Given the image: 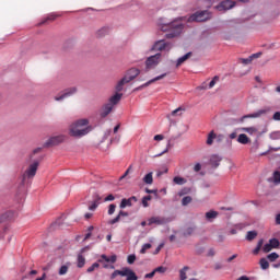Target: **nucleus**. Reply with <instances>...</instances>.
Segmentation results:
<instances>
[{
	"instance_id": "obj_29",
	"label": "nucleus",
	"mask_w": 280,
	"mask_h": 280,
	"mask_svg": "<svg viewBox=\"0 0 280 280\" xmlns=\"http://www.w3.org/2000/svg\"><path fill=\"white\" fill-rule=\"evenodd\" d=\"M126 207H132L131 199H126V198H124V199L120 201L119 208H120V209H126Z\"/></svg>"
},
{
	"instance_id": "obj_4",
	"label": "nucleus",
	"mask_w": 280,
	"mask_h": 280,
	"mask_svg": "<svg viewBox=\"0 0 280 280\" xmlns=\"http://www.w3.org/2000/svg\"><path fill=\"white\" fill-rule=\"evenodd\" d=\"M211 19V12L205 11H197L192 15L188 18V23H205V21H209Z\"/></svg>"
},
{
	"instance_id": "obj_37",
	"label": "nucleus",
	"mask_w": 280,
	"mask_h": 280,
	"mask_svg": "<svg viewBox=\"0 0 280 280\" xmlns=\"http://www.w3.org/2000/svg\"><path fill=\"white\" fill-rule=\"evenodd\" d=\"M180 113H183V107H178L175 110H173L171 115H167V119H170L171 117H176L177 115L180 116Z\"/></svg>"
},
{
	"instance_id": "obj_61",
	"label": "nucleus",
	"mask_w": 280,
	"mask_h": 280,
	"mask_svg": "<svg viewBox=\"0 0 280 280\" xmlns=\"http://www.w3.org/2000/svg\"><path fill=\"white\" fill-rule=\"evenodd\" d=\"M252 58V60H255V58H260L261 57V52H256L253 54L252 56H249Z\"/></svg>"
},
{
	"instance_id": "obj_9",
	"label": "nucleus",
	"mask_w": 280,
	"mask_h": 280,
	"mask_svg": "<svg viewBox=\"0 0 280 280\" xmlns=\"http://www.w3.org/2000/svg\"><path fill=\"white\" fill-rule=\"evenodd\" d=\"M139 73H141V70L137 69V68H130L126 74H125V79L128 81V82H132V80H135Z\"/></svg>"
},
{
	"instance_id": "obj_47",
	"label": "nucleus",
	"mask_w": 280,
	"mask_h": 280,
	"mask_svg": "<svg viewBox=\"0 0 280 280\" xmlns=\"http://www.w3.org/2000/svg\"><path fill=\"white\" fill-rule=\"evenodd\" d=\"M97 268H100V264L94 262L91 267L88 268L86 272H94L95 270H97Z\"/></svg>"
},
{
	"instance_id": "obj_30",
	"label": "nucleus",
	"mask_w": 280,
	"mask_h": 280,
	"mask_svg": "<svg viewBox=\"0 0 280 280\" xmlns=\"http://www.w3.org/2000/svg\"><path fill=\"white\" fill-rule=\"evenodd\" d=\"M259 264H260L261 270H268V268H270V262H268V259L266 258H261L259 260Z\"/></svg>"
},
{
	"instance_id": "obj_6",
	"label": "nucleus",
	"mask_w": 280,
	"mask_h": 280,
	"mask_svg": "<svg viewBox=\"0 0 280 280\" xmlns=\"http://www.w3.org/2000/svg\"><path fill=\"white\" fill-rule=\"evenodd\" d=\"M66 139L67 136L65 135L54 136L44 143V148H54V145H60V143H65Z\"/></svg>"
},
{
	"instance_id": "obj_51",
	"label": "nucleus",
	"mask_w": 280,
	"mask_h": 280,
	"mask_svg": "<svg viewBox=\"0 0 280 280\" xmlns=\"http://www.w3.org/2000/svg\"><path fill=\"white\" fill-rule=\"evenodd\" d=\"M242 65H250L253 62V57H248L246 59H241Z\"/></svg>"
},
{
	"instance_id": "obj_12",
	"label": "nucleus",
	"mask_w": 280,
	"mask_h": 280,
	"mask_svg": "<svg viewBox=\"0 0 280 280\" xmlns=\"http://www.w3.org/2000/svg\"><path fill=\"white\" fill-rule=\"evenodd\" d=\"M167 73H163L161 75L155 77L154 79H151L147 83L142 84L137 89V91H140V89H145V86H150V84H154V82H159V80H163V78H166Z\"/></svg>"
},
{
	"instance_id": "obj_10",
	"label": "nucleus",
	"mask_w": 280,
	"mask_h": 280,
	"mask_svg": "<svg viewBox=\"0 0 280 280\" xmlns=\"http://www.w3.org/2000/svg\"><path fill=\"white\" fill-rule=\"evenodd\" d=\"M75 93H78V89L70 88V89L65 90L63 94H61L60 96H56L55 100H56V102H60V101L65 100L66 97H71V95H75Z\"/></svg>"
},
{
	"instance_id": "obj_50",
	"label": "nucleus",
	"mask_w": 280,
	"mask_h": 280,
	"mask_svg": "<svg viewBox=\"0 0 280 280\" xmlns=\"http://www.w3.org/2000/svg\"><path fill=\"white\" fill-rule=\"evenodd\" d=\"M119 220H121V217L119 214H117L114 219L108 221V224H117V222H119Z\"/></svg>"
},
{
	"instance_id": "obj_2",
	"label": "nucleus",
	"mask_w": 280,
	"mask_h": 280,
	"mask_svg": "<svg viewBox=\"0 0 280 280\" xmlns=\"http://www.w3.org/2000/svg\"><path fill=\"white\" fill-rule=\"evenodd\" d=\"M162 32H167L166 38H176L183 34L184 25L180 21L174 20L173 22H163L160 24Z\"/></svg>"
},
{
	"instance_id": "obj_31",
	"label": "nucleus",
	"mask_w": 280,
	"mask_h": 280,
	"mask_svg": "<svg viewBox=\"0 0 280 280\" xmlns=\"http://www.w3.org/2000/svg\"><path fill=\"white\" fill-rule=\"evenodd\" d=\"M257 237V231H248L246 234L247 242H253Z\"/></svg>"
},
{
	"instance_id": "obj_36",
	"label": "nucleus",
	"mask_w": 280,
	"mask_h": 280,
	"mask_svg": "<svg viewBox=\"0 0 280 280\" xmlns=\"http://www.w3.org/2000/svg\"><path fill=\"white\" fill-rule=\"evenodd\" d=\"M69 266H71V264H67V265H62L59 269V275H67V272H69Z\"/></svg>"
},
{
	"instance_id": "obj_60",
	"label": "nucleus",
	"mask_w": 280,
	"mask_h": 280,
	"mask_svg": "<svg viewBox=\"0 0 280 280\" xmlns=\"http://www.w3.org/2000/svg\"><path fill=\"white\" fill-rule=\"evenodd\" d=\"M163 139H164L163 135L154 136V141H163Z\"/></svg>"
},
{
	"instance_id": "obj_32",
	"label": "nucleus",
	"mask_w": 280,
	"mask_h": 280,
	"mask_svg": "<svg viewBox=\"0 0 280 280\" xmlns=\"http://www.w3.org/2000/svg\"><path fill=\"white\" fill-rule=\"evenodd\" d=\"M261 114H264V110H261L259 113H255V114L245 115L242 117V121H244V119H255V118L259 117Z\"/></svg>"
},
{
	"instance_id": "obj_18",
	"label": "nucleus",
	"mask_w": 280,
	"mask_h": 280,
	"mask_svg": "<svg viewBox=\"0 0 280 280\" xmlns=\"http://www.w3.org/2000/svg\"><path fill=\"white\" fill-rule=\"evenodd\" d=\"M195 233H196V225H189L184 230L183 235L184 237H189Z\"/></svg>"
},
{
	"instance_id": "obj_38",
	"label": "nucleus",
	"mask_w": 280,
	"mask_h": 280,
	"mask_svg": "<svg viewBox=\"0 0 280 280\" xmlns=\"http://www.w3.org/2000/svg\"><path fill=\"white\" fill-rule=\"evenodd\" d=\"M194 200V198H191V196H186L182 199V205L183 207H187V205H190V202Z\"/></svg>"
},
{
	"instance_id": "obj_49",
	"label": "nucleus",
	"mask_w": 280,
	"mask_h": 280,
	"mask_svg": "<svg viewBox=\"0 0 280 280\" xmlns=\"http://www.w3.org/2000/svg\"><path fill=\"white\" fill-rule=\"evenodd\" d=\"M127 261L130 265L135 264V261H137V256L135 254L129 255L128 258H127Z\"/></svg>"
},
{
	"instance_id": "obj_17",
	"label": "nucleus",
	"mask_w": 280,
	"mask_h": 280,
	"mask_svg": "<svg viewBox=\"0 0 280 280\" xmlns=\"http://www.w3.org/2000/svg\"><path fill=\"white\" fill-rule=\"evenodd\" d=\"M121 97H124V94L121 93H116L115 95H113L110 98H109V102L108 104H112V106H116V104H119V102H121Z\"/></svg>"
},
{
	"instance_id": "obj_33",
	"label": "nucleus",
	"mask_w": 280,
	"mask_h": 280,
	"mask_svg": "<svg viewBox=\"0 0 280 280\" xmlns=\"http://www.w3.org/2000/svg\"><path fill=\"white\" fill-rule=\"evenodd\" d=\"M187 270H189L188 266H185L182 270H179V279L180 280L187 279Z\"/></svg>"
},
{
	"instance_id": "obj_57",
	"label": "nucleus",
	"mask_w": 280,
	"mask_h": 280,
	"mask_svg": "<svg viewBox=\"0 0 280 280\" xmlns=\"http://www.w3.org/2000/svg\"><path fill=\"white\" fill-rule=\"evenodd\" d=\"M105 34H108V27H103L98 31V36H104Z\"/></svg>"
},
{
	"instance_id": "obj_20",
	"label": "nucleus",
	"mask_w": 280,
	"mask_h": 280,
	"mask_svg": "<svg viewBox=\"0 0 280 280\" xmlns=\"http://www.w3.org/2000/svg\"><path fill=\"white\" fill-rule=\"evenodd\" d=\"M189 58H191V52H187L186 55H184L183 57L177 59L176 62V67H180V65H183L184 62H187V60H189Z\"/></svg>"
},
{
	"instance_id": "obj_56",
	"label": "nucleus",
	"mask_w": 280,
	"mask_h": 280,
	"mask_svg": "<svg viewBox=\"0 0 280 280\" xmlns=\"http://www.w3.org/2000/svg\"><path fill=\"white\" fill-rule=\"evenodd\" d=\"M166 270H167V268L161 266V267L155 268L153 271H155V273H156V272L163 273V272H165Z\"/></svg>"
},
{
	"instance_id": "obj_34",
	"label": "nucleus",
	"mask_w": 280,
	"mask_h": 280,
	"mask_svg": "<svg viewBox=\"0 0 280 280\" xmlns=\"http://www.w3.org/2000/svg\"><path fill=\"white\" fill-rule=\"evenodd\" d=\"M56 19H58V15L56 14H50L48 15L46 19H44L39 25H45V23H47L48 21H56Z\"/></svg>"
},
{
	"instance_id": "obj_52",
	"label": "nucleus",
	"mask_w": 280,
	"mask_h": 280,
	"mask_svg": "<svg viewBox=\"0 0 280 280\" xmlns=\"http://www.w3.org/2000/svg\"><path fill=\"white\" fill-rule=\"evenodd\" d=\"M273 180H275L276 183H280V172H279V171H276V172L273 173Z\"/></svg>"
},
{
	"instance_id": "obj_1",
	"label": "nucleus",
	"mask_w": 280,
	"mask_h": 280,
	"mask_svg": "<svg viewBox=\"0 0 280 280\" xmlns=\"http://www.w3.org/2000/svg\"><path fill=\"white\" fill-rule=\"evenodd\" d=\"M93 130V127L89 125V119L83 118L72 122L69 127L70 137H74L77 139H82V137H86L89 132Z\"/></svg>"
},
{
	"instance_id": "obj_28",
	"label": "nucleus",
	"mask_w": 280,
	"mask_h": 280,
	"mask_svg": "<svg viewBox=\"0 0 280 280\" xmlns=\"http://www.w3.org/2000/svg\"><path fill=\"white\" fill-rule=\"evenodd\" d=\"M173 183L175 185H185L187 183V179H185V177H180V176H175L173 178Z\"/></svg>"
},
{
	"instance_id": "obj_24",
	"label": "nucleus",
	"mask_w": 280,
	"mask_h": 280,
	"mask_svg": "<svg viewBox=\"0 0 280 280\" xmlns=\"http://www.w3.org/2000/svg\"><path fill=\"white\" fill-rule=\"evenodd\" d=\"M153 173L152 172H150V173H148L144 177H143V183L145 184V185H152V183H154V177H153V175H152Z\"/></svg>"
},
{
	"instance_id": "obj_62",
	"label": "nucleus",
	"mask_w": 280,
	"mask_h": 280,
	"mask_svg": "<svg viewBox=\"0 0 280 280\" xmlns=\"http://www.w3.org/2000/svg\"><path fill=\"white\" fill-rule=\"evenodd\" d=\"M200 170H202V166L199 163L196 164L195 167H194V171L195 172H200Z\"/></svg>"
},
{
	"instance_id": "obj_46",
	"label": "nucleus",
	"mask_w": 280,
	"mask_h": 280,
	"mask_svg": "<svg viewBox=\"0 0 280 280\" xmlns=\"http://www.w3.org/2000/svg\"><path fill=\"white\" fill-rule=\"evenodd\" d=\"M220 82V77L215 75L209 83V89H213L215 86V83Z\"/></svg>"
},
{
	"instance_id": "obj_48",
	"label": "nucleus",
	"mask_w": 280,
	"mask_h": 280,
	"mask_svg": "<svg viewBox=\"0 0 280 280\" xmlns=\"http://www.w3.org/2000/svg\"><path fill=\"white\" fill-rule=\"evenodd\" d=\"M272 245L270 243H267L262 246V252L264 253H270V250H272Z\"/></svg>"
},
{
	"instance_id": "obj_7",
	"label": "nucleus",
	"mask_w": 280,
	"mask_h": 280,
	"mask_svg": "<svg viewBox=\"0 0 280 280\" xmlns=\"http://www.w3.org/2000/svg\"><path fill=\"white\" fill-rule=\"evenodd\" d=\"M161 56L162 55L158 52L145 60V67L148 71H150V69H154V67L161 62Z\"/></svg>"
},
{
	"instance_id": "obj_53",
	"label": "nucleus",
	"mask_w": 280,
	"mask_h": 280,
	"mask_svg": "<svg viewBox=\"0 0 280 280\" xmlns=\"http://www.w3.org/2000/svg\"><path fill=\"white\" fill-rule=\"evenodd\" d=\"M98 203L97 201H93L92 205L89 206V210L90 211H95V209H97Z\"/></svg>"
},
{
	"instance_id": "obj_55",
	"label": "nucleus",
	"mask_w": 280,
	"mask_h": 280,
	"mask_svg": "<svg viewBox=\"0 0 280 280\" xmlns=\"http://www.w3.org/2000/svg\"><path fill=\"white\" fill-rule=\"evenodd\" d=\"M115 200V196L113 194L105 197L104 202H113Z\"/></svg>"
},
{
	"instance_id": "obj_63",
	"label": "nucleus",
	"mask_w": 280,
	"mask_h": 280,
	"mask_svg": "<svg viewBox=\"0 0 280 280\" xmlns=\"http://www.w3.org/2000/svg\"><path fill=\"white\" fill-rule=\"evenodd\" d=\"M276 224H280V213H278L277 215H276Z\"/></svg>"
},
{
	"instance_id": "obj_11",
	"label": "nucleus",
	"mask_w": 280,
	"mask_h": 280,
	"mask_svg": "<svg viewBox=\"0 0 280 280\" xmlns=\"http://www.w3.org/2000/svg\"><path fill=\"white\" fill-rule=\"evenodd\" d=\"M152 224H156V226H162V224H165V218H163V217H151L148 220V226H152Z\"/></svg>"
},
{
	"instance_id": "obj_15",
	"label": "nucleus",
	"mask_w": 280,
	"mask_h": 280,
	"mask_svg": "<svg viewBox=\"0 0 280 280\" xmlns=\"http://www.w3.org/2000/svg\"><path fill=\"white\" fill-rule=\"evenodd\" d=\"M113 108H115L114 106H113V104H109V103H107V104H105L104 106H103V108H102V112H101V117H108V115H110V113H113Z\"/></svg>"
},
{
	"instance_id": "obj_14",
	"label": "nucleus",
	"mask_w": 280,
	"mask_h": 280,
	"mask_svg": "<svg viewBox=\"0 0 280 280\" xmlns=\"http://www.w3.org/2000/svg\"><path fill=\"white\" fill-rule=\"evenodd\" d=\"M106 261L107 264H115L117 261V255H112L110 257L106 256V254L101 255V259H98V264Z\"/></svg>"
},
{
	"instance_id": "obj_25",
	"label": "nucleus",
	"mask_w": 280,
	"mask_h": 280,
	"mask_svg": "<svg viewBox=\"0 0 280 280\" xmlns=\"http://www.w3.org/2000/svg\"><path fill=\"white\" fill-rule=\"evenodd\" d=\"M13 218H16L15 211H7L4 214H2V220H13Z\"/></svg>"
},
{
	"instance_id": "obj_26",
	"label": "nucleus",
	"mask_w": 280,
	"mask_h": 280,
	"mask_svg": "<svg viewBox=\"0 0 280 280\" xmlns=\"http://www.w3.org/2000/svg\"><path fill=\"white\" fill-rule=\"evenodd\" d=\"M264 246V238H260L257 243L256 248L253 249V255H259V252L261 250Z\"/></svg>"
},
{
	"instance_id": "obj_8",
	"label": "nucleus",
	"mask_w": 280,
	"mask_h": 280,
	"mask_svg": "<svg viewBox=\"0 0 280 280\" xmlns=\"http://www.w3.org/2000/svg\"><path fill=\"white\" fill-rule=\"evenodd\" d=\"M219 12H226V10H231L235 8V1L233 0H223L218 5L214 7Z\"/></svg>"
},
{
	"instance_id": "obj_13",
	"label": "nucleus",
	"mask_w": 280,
	"mask_h": 280,
	"mask_svg": "<svg viewBox=\"0 0 280 280\" xmlns=\"http://www.w3.org/2000/svg\"><path fill=\"white\" fill-rule=\"evenodd\" d=\"M122 273L125 275V277H127L126 280H138L139 278L137 277V273H135V271H132L130 268L125 267L122 268Z\"/></svg>"
},
{
	"instance_id": "obj_54",
	"label": "nucleus",
	"mask_w": 280,
	"mask_h": 280,
	"mask_svg": "<svg viewBox=\"0 0 280 280\" xmlns=\"http://www.w3.org/2000/svg\"><path fill=\"white\" fill-rule=\"evenodd\" d=\"M165 246V243H161L154 250L153 255H159L161 253V249Z\"/></svg>"
},
{
	"instance_id": "obj_43",
	"label": "nucleus",
	"mask_w": 280,
	"mask_h": 280,
	"mask_svg": "<svg viewBox=\"0 0 280 280\" xmlns=\"http://www.w3.org/2000/svg\"><path fill=\"white\" fill-rule=\"evenodd\" d=\"M269 244H270L273 248H279V246H280V242H279V240H277V238H270V240H269Z\"/></svg>"
},
{
	"instance_id": "obj_16",
	"label": "nucleus",
	"mask_w": 280,
	"mask_h": 280,
	"mask_svg": "<svg viewBox=\"0 0 280 280\" xmlns=\"http://www.w3.org/2000/svg\"><path fill=\"white\" fill-rule=\"evenodd\" d=\"M222 162V156L218 154H213L210 156V165L212 167H220V163Z\"/></svg>"
},
{
	"instance_id": "obj_5",
	"label": "nucleus",
	"mask_w": 280,
	"mask_h": 280,
	"mask_svg": "<svg viewBox=\"0 0 280 280\" xmlns=\"http://www.w3.org/2000/svg\"><path fill=\"white\" fill-rule=\"evenodd\" d=\"M173 45L171 42H166L165 39H160L154 43L153 47L151 48L152 51H170Z\"/></svg>"
},
{
	"instance_id": "obj_41",
	"label": "nucleus",
	"mask_w": 280,
	"mask_h": 280,
	"mask_svg": "<svg viewBox=\"0 0 280 280\" xmlns=\"http://www.w3.org/2000/svg\"><path fill=\"white\" fill-rule=\"evenodd\" d=\"M150 248H152V244L150 243L142 245V248L140 249L141 255H145L147 250H150Z\"/></svg>"
},
{
	"instance_id": "obj_64",
	"label": "nucleus",
	"mask_w": 280,
	"mask_h": 280,
	"mask_svg": "<svg viewBox=\"0 0 280 280\" xmlns=\"http://www.w3.org/2000/svg\"><path fill=\"white\" fill-rule=\"evenodd\" d=\"M237 280H250V278L248 276H241Z\"/></svg>"
},
{
	"instance_id": "obj_35",
	"label": "nucleus",
	"mask_w": 280,
	"mask_h": 280,
	"mask_svg": "<svg viewBox=\"0 0 280 280\" xmlns=\"http://www.w3.org/2000/svg\"><path fill=\"white\" fill-rule=\"evenodd\" d=\"M126 277V273H124V269L121 270H115L112 275H110V279H115L117 277Z\"/></svg>"
},
{
	"instance_id": "obj_23",
	"label": "nucleus",
	"mask_w": 280,
	"mask_h": 280,
	"mask_svg": "<svg viewBox=\"0 0 280 280\" xmlns=\"http://www.w3.org/2000/svg\"><path fill=\"white\" fill-rule=\"evenodd\" d=\"M128 83L129 82L125 79V77L120 81H118V83L116 84L117 93H121V91H124V85Z\"/></svg>"
},
{
	"instance_id": "obj_27",
	"label": "nucleus",
	"mask_w": 280,
	"mask_h": 280,
	"mask_svg": "<svg viewBox=\"0 0 280 280\" xmlns=\"http://www.w3.org/2000/svg\"><path fill=\"white\" fill-rule=\"evenodd\" d=\"M85 264H86V258H84V256H82V254H79L78 255V264H77L78 268H84Z\"/></svg>"
},
{
	"instance_id": "obj_19",
	"label": "nucleus",
	"mask_w": 280,
	"mask_h": 280,
	"mask_svg": "<svg viewBox=\"0 0 280 280\" xmlns=\"http://www.w3.org/2000/svg\"><path fill=\"white\" fill-rule=\"evenodd\" d=\"M237 142L242 143V145H246L250 143V138H248V136H246L245 133H241L237 138Z\"/></svg>"
},
{
	"instance_id": "obj_45",
	"label": "nucleus",
	"mask_w": 280,
	"mask_h": 280,
	"mask_svg": "<svg viewBox=\"0 0 280 280\" xmlns=\"http://www.w3.org/2000/svg\"><path fill=\"white\" fill-rule=\"evenodd\" d=\"M116 209H117V205L115 203L109 205L107 210L108 215H113Z\"/></svg>"
},
{
	"instance_id": "obj_58",
	"label": "nucleus",
	"mask_w": 280,
	"mask_h": 280,
	"mask_svg": "<svg viewBox=\"0 0 280 280\" xmlns=\"http://www.w3.org/2000/svg\"><path fill=\"white\" fill-rule=\"evenodd\" d=\"M272 119H275V121H280V112H276V113L273 114Z\"/></svg>"
},
{
	"instance_id": "obj_39",
	"label": "nucleus",
	"mask_w": 280,
	"mask_h": 280,
	"mask_svg": "<svg viewBox=\"0 0 280 280\" xmlns=\"http://www.w3.org/2000/svg\"><path fill=\"white\" fill-rule=\"evenodd\" d=\"M243 132H247L248 135H255V132H257V128L255 127H244Z\"/></svg>"
},
{
	"instance_id": "obj_22",
	"label": "nucleus",
	"mask_w": 280,
	"mask_h": 280,
	"mask_svg": "<svg viewBox=\"0 0 280 280\" xmlns=\"http://www.w3.org/2000/svg\"><path fill=\"white\" fill-rule=\"evenodd\" d=\"M217 137H218V135H215V131H213V130L210 131L208 133V138H207V141H206L207 145H213V140L217 139Z\"/></svg>"
},
{
	"instance_id": "obj_59",
	"label": "nucleus",
	"mask_w": 280,
	"mask_h": 280,
	"mask_svg": "<svg viewBox=\"0 0 280 280\" xmlns=\"http://www.w3.org/2000/svg\"><path fill=\"white\" fill-rule=\"evenodd\" d=\"M118 215H119L120 218H128V212H126V211H124V210H120V211L118 212Z\"/></svg>"
},
{
	"instance_id": "obj_40",
	"label": "nucleus",
	"mask_w": 280,
	"mask_h": 280,
	"mask_svg": "<svg viewBox=\"0 0 280 280\" xmlns=\"http://www.w3.org/2000/svg\"><path fill=\"white\" fill-rule=\"evenodd\" d=\"M279 258V254H277V253H271V254H269V255H267V259L269 260V261H277V259Z\"/></svg>"
},
{
	"instance_id": "obj_44",
	"label": "nucleus",
	"mask_w": 280,
	"mask_h": 280,
	"mask_svg": "<svg viewBox=\"0 0 280 280\" xmlns=\"http://www.w3.org/2000/svg\"><path fill=\"white\" fill-rule=\"evenodd\" d=\"M187 194H191V188L185 187L182 190H179L178 196H187Z\"/></svg>"
},
{
	"instance_id": "obj_21",
	"label": "nucleus",
	"mask_w": 280,
	"mask_h": 280,
	"mask_svg": "<svg viewBox=\"0 0 280 280\" xmlns=\"http://www.w3.org/2000/svg\"><path fill=\"white\" fill-rule=\"evenodd\" d=\"M218 215H219L218 211L210 210V211L206 212V220L211 222V220H215V218H218Z\"/></svg>"
},
{
	"instance_id": "obj_42",
	"label": "nucleus",
	"mask_w": 280,
	"mask_h": 280,
	"mask_svg": "<svg viewBox=\"0 0 280 280\" xmlns=\"http://www.w3.org/2000/svg\"><path fill=\"white\" fill-rule=\"evenodd\" d=\"M149 200H152V196H150V195H148V196H145V197L142 198V206H143L144 208L150 207V203H148Z\"/></svg>"
},
{
	"instance_id": "obj_3",
	"label": "nucleus",
	"mask_w": 280,
	"mask_h": 280,
	"mask_svg": "<svg viewBox=\"0 0 280 280\" xmlns=\"http://www.w3.org/2000/svg\"><path fill=\"white\" fill-rule=\"evenodd\" d=\"M38 165H40V162L38 160H35L33 163L28 165V167L22 175V185H25L27 178L32 179L34 178V176H36V172H38Z\"/></svg>"
}]
</instances>
